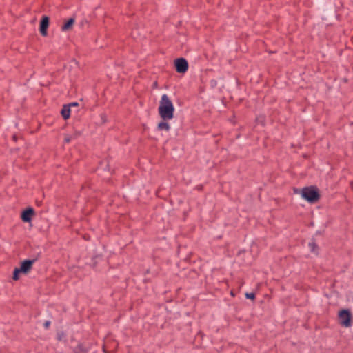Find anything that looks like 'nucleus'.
Here are the masks:
<instances>
[{
  "label": "nucleus",
  "instance_id": "nucleus-1",
  "mask_svg": "<svg viewBox=\"0 0 353 353\" xmlns=\"http://www.w3.org/2000/svg\"><path fill=\"white\" fill-rule=\"evenodd\" d=\"M158 110L163 120H171L174 117V107L166 94L161 96Z\"/></svg>",
  "mask_w": 353,
  "mask_h": 353
},
{
  "label": "nucleus",
  "instance_id": "nucleus-2",
  "mask_svg": "<svg viewBox=\"0 0 353 353\" xmlns=\"http://www.w3.org/2000/svg\"><path fill=\"white\" fill-rule=\"evenodd\" d=\"M302 198L310 203H315L319 198L317 189L314 187L305 188L301 191Z\"/></svg>",
  "mask_w": 353,
  "mask_h": 353
},
{
  "label": "nucleus",
  "instance_id": "nucleus-3",
  "mask_svg": "<svg viewBox=\"0 0 353 353\" xmlns=\"http://www.w3.org/2000/svg\"><path fill=\"white\" fill-rule=\"evenodd\" d=\"M34 260H26L21 264L19 268H15L13 273V279L17 281L19 278V274H27L32 268Z\"/></svg>",
  "mask_w": 353,
  "mask_h": 353
},
{
  "label": "nucleus",
  "instance_id": "nucleus-4",
  "mask_svg": "<svg viewBox=\"0 0 353 353\" xmlns=\"http://www.w3.org/2000/svg\"><path fill=\"white\" fill-rule=\"evenodd\" d=\"M176 70L179 73H184L188 69V61L183 58H179L175 60Z\"/></svg>",
  "mask_w": 353,
  "mask_h": 353
},
{
  "label": "nucleus",
  "instance_id": "nucleus-5",
  "mask_svg": "<svg viewBox=\"0 0 353 353\" xmlns=\"http://www.w3.org/2000/svg\"><path fill=\"white\" fill-rule=\"evenodd\" d=\"M339 317L342 325L345 327H349L350 325V314L347 310H341L339 312Z\"/></svg>",
  "mask_w": 353,
  "mask_h": 353
},
{
  "label": "nucleus",
  "instance_id": "nucleus-6",
  "mask_svg": "<svg viewBox=\"0 0 353 353\" xmlns=\"http://www.w3.org/2000/svg\"><path fill=\"white\" fill-rule=\"evenodd\" d=\"M50 23V19L47 16H43L40 21L39 32L42 36L47 35V30Z\"/></svg>",
  "mask_w": 353,
  "mask_h": 353
},
{
  "label": "nucleus",
  "instance_id": "nucleus-7",
  "mask_svg": "<svg viewBox=\"0 0 353 353\" xmlns=\"http://www.w3.org/2000/svg\"><path fill=\"white\" fill-rule=\"evenodd\" d=\"M34 214V210L32 208H28L23 211L21 214V219L24 222H30L32 219V216Z\"/></svg>",
  "mask_w": 353,
  "mask_h": 353
},
{
  "label": "nucleus",
  "instance_id": "nucleus-8",
  "mask_svg": "<svg viewBox=\"0 0 353 353\" xmlns=\"http://www.w3.org/2000/svg\"><path fill=\"white\" fill-rule=\"evenodd\" d=\"M74 23V19L70 18L67 20L61 27V29L63 32H68L72 29Z\"/></svg>",
  "mask_w": 353,
  "mask_h": 353
},
{
  "label": "nucleus",
  "instance_id": "nucleus-9",
  "mask_svg": "<svg viewBox=\"0 0 353 353\" xmlns=\"http://www.w3.org/2000/svg\"><path fill=\"white\" fill-rule=\"evenodd\" d=\"M61 115L64 119H68L70 116V105H65L63 106L61 110Z\"/></svg>",
  "mask_w": 353,
  "mask_h": 353
},
{
  "label": "nucleus",
  "instance_id": "nucleus-10",
  "mask_svg": "<svg viewBox=\"0 0 353 353\" xmlns=\"http://www.w3.org/2000/svg\"><path fill=\"white\" fill-rule=\"evenodd\" d=\"M170 127V125L165 121H162L159 123L158 125V129L160 130H165V131H169Z\"/></svg>",
  "mask_w": 353,
  "mask_h": 353
},
{
  "label": "nucleus",
  "instance_id": "nucleus-11",
  "mask_svg": "<svg viewBox=\"0 0 353 353\" xmlns=\"http://www.w3.org/2000/svg\"><path fill=\"white\" fill-rule=\"evenodd\" d=\"M79 134V132H75L72 136L66 134L65 135L64 141L65 143H69L73 138L77 137Z\"/></svg>",
  "mask_w": 353,
  "mask_h": 353
},
{
  "label": "nucleus",
  "instance_id": "nucleus-12",
  "mask_svg": "<svg viewBox=\"0 0 353 353\" xmlns=\"http://www.w3.org/2000/svg\"><path fill=\"white\" fill-rule=\"evenodd\" d=\"M309 245V248H310V250H311L312 252H314V251H315V248H316V245L315 243H314V242H310V243H309V245Z\"/></svg>",
  "mask_w": 353,
  "mask_h": 353
},
{
  "label": "nucleus",
  "instance_id": "nucleus-13",
  "mask_svg": "<svg viewBox=\"0 0 353 353\" xmlns=\"http://www.w3.org/2000/svg\"><path fill=\"white\" fill-rule=\"evenodd\" d=\"M245 296L247 299H254L255 297L254 294H253V293H246Z\"/></svg>",
  "mask_w": 353,
  "mask_h": 353
},
{
  "label": "nucleus",
  "instance_id": "nucleus-14",
  "mask_svg": "<svg viewBox=\"0 0 353 353\" xmlns=\"http://www.w3.org/2000/svg\"><path fill=\"white\" fill-rule=\"evenodd\" d=\"M68 105H70V108H71V107H74V106H77V105H78V103H76V102L71 103H70Z\"/></svg>",
  "mask_w": 353,
  "mask_h": 353
},
{
  "label": "nucleus",
  "instance_id": "nucleus-15",
  "mask_svg": "<svg viewBox=\"0 0 353 353\" xmlns=\"http://www.w3.org/2000/svg\"><path fill=\"white\" fill-rule=\"evenodd\" d=\"M50 325V322L49 321H46L45 323H44V326L48 328Z\"/></svg>",
  "mask_w": 353,
  "mask_h": 353
},
{
  "label": "nucleus",
  "instance_id": "nucleus-16",
  "mask_svg": "<svg viewBox=\"0 0 353 353\" xmlns=\"http://www.w3.org/2000/svg\"><path fill=\"white\" fill-rule=\"evenodd\" d=\"M87 352V350H83V353H85V352Z\"/></svg>",
  "mask_w": 353,
  "mask_h": 353
}]
</instances>
